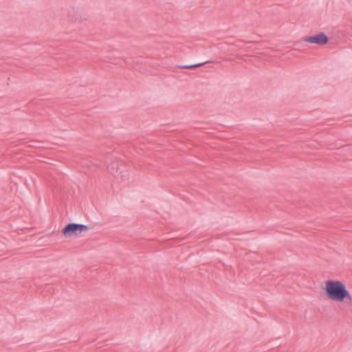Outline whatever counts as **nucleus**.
<instances>
[{
	"mask_svg": "<svg viewBox=\"0 0 352 352\" xmlns=\"http://www.w3.org/2000/svg\"><path fill=\"white\" fill-rule=\"evenodd\" d=\"M89 227L87 226L69 223L67 224L62 230V233L65 237H69L72 236H78L84 231L88 230Z\"/></svg>",
	"mask_w": 352,
	"mask_h": 352,
	"instance_id": "nucleus-2",
	"label": "nucleus"
},
{
	"mask_svg": "<svg viewBox=\"0 0 352 352\" xmlns=\"http://www.w3.org/2000/svg\"><path fill=\"white\" fill-rule=\"evenodd\" d=\"M108 170L112 173L113 175L115 176H121L123 177V175L121 174V171H120V168L118 166V162H112L108 166Z\"/></svg>",
	"mask_w": 352,
	"mask_h": 352,
	"instance_id": "nucleus-4",
	"label": "nucleus"
},
{
	"mask_svg": "<svg viewBox=\"0 0 352 352\" xmlns=\"http://www.w3.org/2000/svg\"><path fill=\"white\" fill-rule=\"evenodd\" d=\"M211 62H212V60H206L205 62L200 63H197V64H193V65H179L177 67L180 69H192V68H197V67H201L207 63H211Z\"/></svg>",
	"mask_w": 352,
	"mask_h": 352,
	"instance_id": "nucleus-5",
	"label": "nucleus"
},
{
	"mask_svg": "<svg viewBox=\"0 0 352 352\" xmlns=\"http://www.w3.org/2000/svg\"><path fill=\"white\" fill-rule=\"evenodd\" d=\"M329 41V37L324 32H319L316 34L307 36L304 38L305 42L317 44L318 45H324L328 43Z\"/></svg>",
	"mask_w": 352,
	"mask_h": 352,
	"instance_id": "nucleus-3",
	"label": "nucleus"
},
{
	"mask_svg": "<svg viewBox=\"0 0 352 352\" xmlns=\"http://www.w3.org/2000/svg\"><path fill=\"white\" fill-rule=\"evenodd\" d=\"M326 296L335 302H344L340 309L352 313V297L345 285L340 280H328L324 288Z\"/></svg>",
	"mask_w": 352,
	"mask_h": 352,
	"instance_id": "nucleus-1",
	"label": "nucleus"
}]
</instances>
